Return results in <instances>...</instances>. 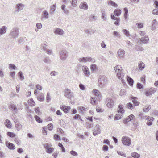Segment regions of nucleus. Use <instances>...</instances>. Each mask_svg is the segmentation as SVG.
<instances>
[{
    "label": "nucleus",
    "mask_w": 158,
    "mask_h": 158,
    "mask_svg": "<svg viewBox=\"0 0 158 158\" xmlns=\"http://www.w3.org/2000/svg\"><path fill=\"white\" fill-rule=\"evenodd\" d=\"M107 79L105 76H100L98 82V85L100 87H103L107 83Z\"/></svg>",
    "instance_id": "f257e3e1"
},
{
    "label": "nucleus",
    "mask_w": 158,
    "mask_h": 158,
    "mask_svg": "<svg viewBox=\"0 0 158 158\" xmlns=\"http://www.w3.org/2000/svg\"><path fill=\"white\" fill-rule=\"evenodd\" d=\"M19 33V28L17 27H15L11 30L9 35L12 38L14 39L18 37Z\"/></svg>",
    "instance_id": "f03ea898"
},
{
    "label": "nucleus",
    "mask_w": 158,
    "mask_h": 158,
    "mask_svg": "<svg viewBox=\"0 0 158 158\" xmlns=\"http://www.w3.org/2000/svg\"><path fill=\"white\" fill-rule=\"evenodd\" d=\"M59 56L60 59L62 61H65L68 56L67 51L66 50H62L60 51Z\"/></svg>",
    "instance_id": "7ed1b4c3"
},
{
    "label": "nucleus",
    "mask_w": 158,
    "mask_h": 158,
    "mask_svg": "<svg viewBox=\"0 0 158 158\" xmlns=\"http://www.w3.org/2000/svg\"><path fill=\"white\" fill-rule=\"evenodd\" d=\"M114 69L115 72L117 73V77L119 79H122L121 75H122V68L121 66L119 65H117L114 68Z\"/></svg>",
    "instance_id": "20e7f679"
},
{
    "label": "nucleus",
    "mask_w": 158,
    "mask_h": 158,
    "mask_svg": "<svg viewBox=\"0 0 158 158\" xmlns=\"http://www.w3.org/2000/svg\"><path fill=\"white\" fill-rule=\"evenodd\" d=\"M122 141L123 144L128 146L131 143V141L130 138L127 136H123L122 138Z\"/></svg>",
    "instance_id": "39448f33"
},
{
    "label": "nucleus",
    "mask_w": 158,
    "mask_h": 158,
    "mask_svg": "<svg viewBox=\"0 0 158 158\" xmlns=\"http://www.w3.org/2000/svg\"><path fill=\"white\" fill-rule=\"evenodd\" d=\"M65 96L68 98H70L73 97V93L71 90L67 89L65 90Z\"/></svg>",
    "instance_id": "423d86ee"
},
{
    "label": "nucleus",
    "mask_w": 158,
    "mask_h": 158,
    "mask_svg": "<svg viewBox=\"0 0 158 158\" xmlns=\"http://www.w3.org/2000/svg\"><path fill=\"white\" fill-rule=\"evenodd\" d=\"M106 103L107 106L110 108H112L114 104V102L113 100L111 98H108L106 101Z\"/></svg>",
    "instance_id": "0eeeda50"
},
{
    "label": "nucleus",
    "mask_w": 158,
    "mask_h": 158,
    "mask_svg": "<svg viewBox=\"0 0 158 158\" xmlns=\"http://www.w3.org/2000/svg\"><path fill=\"white\" fill-rule=\"evenodd\" d=\"M101 126L98 124H97L94 127L93 131V134L95 136L101 133Z\"/></svg>",
    "instance_id": "6e6552de"
},
{
    "label": "nucleus",
    "mask_w": 158,
    "mask_h": 158,
    "mask_svg": "<svg viewBox=\"0 0 158 158\" xmlns=\"http://www.w3.org/2000/svg\"><path fill=\"white\" fill-rule=\"evenodd\" d=\"M82 71L84 75L86 77H89L90 75V71L89 68L86 66H83L82 67Z\"/></svg>",
    "instance_id": "1a4fd4ad"
},
{
    "label": "nucleus",
    "mask_w": 158,
    "mask_h": 158,
    "mask_svg": "<svg viewBox=\"0 0 158 158\" xmlns=\"http://www.w3.org/2000/svg\"><path fill=\"white\" fill-rule=\"evenodd\" d=\"M24 7V5L22 3H18L16 4L15 10L16 12H19L23 10Z\"/></svg>",
    "instance_id": "9d476101"
},
{
    "label": "nucleus",
    "mask_w": 158,
    "mask_h": 158,
    "mask_svg": "<svg viewBox=\"0 0 158 158\" xmlns=\"http://www.w3.org/2000/svg\"><path fill=\"white\" fill-rule=\"evenodd\" d=\"M78 60L80 62H85L93 61L92 58L90 57L81 58L79 59Z\"/></svg>",
    "instance_id": "9b49d317"
},
{
    "label": "nucleus",
    "mask_w": 158,
    "mask_h": 158,
    "mask_svg": "<svg viewBox=\"0 0 158 158\" xmlns=\"http://www.w3.org/2000/svg\"><path fill=\"white\" fill-rule=\"evenodd\" d=\"M156 91V89L153 88H151L145 93L146 96H149L154 93Z\"/></svg>",
    "instance_id": "f8f14e48"
},
{
    "label": "nucleus",
    "mask_w": 158,
    "mask_h": 158,
    "mask_svg": "<svg viewBox=\"0 0 158 158\" xmlns=\"http://www.w3.org/2000/svg\"><path fill=\"white\" fill-rule=\"evenodd\" d=\"M54 32L56 35H61L64 34V31L62 29L56 28L54 30Z\"/></svg>",
    "instance_id": "ddd939ff"
},
{
    "label": "nucleus",
    "mask_w": 158,
    "mask_h": 158,
    "mask_svg": "<svg viewBox=\"0 0 158 158\" xmlns=\"http://www.w3.org/2000/svg\"><path fill=\"white\" fill-rule=\"evenodd\" d=\"M7 30V27L6 26L0 27V37L6 33Z\"/></svg>",
    "instance_id": "4468645a"
},
{
    "label": "nucleus",
    "mask_w": 158,
    "mask_h": 158,
    "mask_svg": "<svg viewBox=\"0 0 158 158\" xmlns=\"http://www.w3.org/2000/svg\"><path fill=\"white\" fill-rule=\"evenodd\" d=\"M125 53V51L121 49H118L117 52L118 56L120 58H123L124 57Z\"/></svg>",
    "instance_id": "2eb2a0df"
},
{
    "label": "nucleus",
    "mask_w": 158,
    "mask_h": 158,
    "mask_svg": "<svg viewBox=\"0 0 158 158\" xmlns=\"http://www.w3.org/2000/svg\"><path fill=\"white\" fill-rule=\"evenodd\" d=\"M79 7L80 9L84 10H87L88 9V5L86 2H83L81 3L79 5Z\"/></svg>",
    "instance_id": "dca6fc26"
},
{
    "label": "nucleus",
    "mask_w": 158,
    "mask_h": 158,
    "mask_svg": "<svg viewBox=\"0 0 158 158\" xmlns=\"http://www.w3.org/2000/svg\"><path fill=\"white\" fill-rule=\"evenodd\" d=\"M131 99H132V102L135 106H137L139 105L140 102L137 100L138 98L136 97H131Z\"/></svg>",
    "instance_id": "f3484780"
},
{
    "label": "nucleus",
    "mask_w": 158,
    "mask_h": 158,
    "mask_svg": "<svg viewBox=\"0 0 158 158\" xmlns=\"http://www.w3.org/2000/svg\"><path fill=\"white\" fill-rule=\"evenodd\" d=\"M6 145L8 148L10 149L13 150L15 148V147L14 145L12 143L6 141Z\"/></svg>",
    "instance_id": "a211bd4d"
},
{
    "label": "nucleus",
    "mask_w": 158,
    "mask_h": 158,
    "mask_svg": "<svg viewBox=\"0 0 158 158\" xmlns=\"http://www.w3.org/2000/svg\"><path fill=\"white\" fill-rule=\"evenodd\" d=\"M60 108L65 113H68L70 109V106H61Z\"/></svg>",
    "instance_id": "6ab92c4d"
},
{
    "label": "nucleus",
    "mask_w": 158,
    "mask_h": 158,
    "mask_svg": "<svg viewBox=\"0 0 158 158\" xmlns=\"http://www.w3.org/2000/svg\"><path fill=\"white\" fill-rule=\"evenodd\" d=\"M123 107L124 106L122 104L119 105L118 107V112L121 114H123L125 112Z\"/></svg>",
    "instance_id": "aec40b11"
},
{
    "label": "nucleus",
    "mask_w": 158,
    "mask_h": 158,
    "mask_svg": "<svg viewBox=\"0 0 158 158\" xmlns=\"http://www.w3.org/2000/svg\"><path fill=\"white\" fill-rule=\"evenodd\" d=\"M149 40V39L147 35H145L144 37L141 38L140 39L141 41L144 44H147Z\"/></svg>",
    "instance_id": "412c9836"
},
{
    "label": "nucleus",
    "mask_w": 158,
    "mask_h": 158,
    "mask_svg": "<svg viewBox=\"0 0 158 158\" xmlns=\"http://www.w3.org/2000/svg\"><path fill=\"white\" fill-rule=\"evenodd\" d=\"M49 17V14L48 12L45 10L44 11L41 15L42 19L43 18L44 19H47Z\"/></svg>",
    "instance_id": "4be33fe9"
},
{
    "label": "nucleus",
    "mask_w": 158,
    "mask_h": 158,
    "mask_svg": "<svg viewBox=\"0 0 158 158\" xmlns=\"http://www.w3.org/2000/svg\"><path fill=\"white\" fill-rule=\"evenodd\" d=\"M152 26H151V29L152 30H155L156 27V26L157 24V21L156 19H153L152 23Z\"/></svg>",
    "instance_id": "5701e85b"
},
{
    "label": "nucleus",
    "mask_w": 158,
    "mask_h": 158,
    "mask_svg": "<svg viewBox=\"0 0 158 158\" xmlns=\"http://www.w3.org/2000/svg\"><path fill=\"white\" fill-rule=\"evenodd\" d=\"M56 4H55L51 7L49 11V13L50 14L52 15L54 14V12L56 9Z\"/></svg>",
    "instance_id": "b1692460"
},
{
    "label": "nucleus",
    "mask_w": 158,
    "mask_h": 158,
    "mask_svg": "<svg viewBox=\"0 0 158 158\" xmlns=\"http://www.w3.org/2000/svg\"><path fill=\"white\" fill-rule=\"evenodd\" d=\"M93 93L94 95L97 97L98 99H99L101 97L100 93L98 90L96 89H94L93 90Z\"/></svg>",
    "instance_id": "393cba45"
},
{
    "label": "nucleus",
    "mask_w": 158,
    "mask_h": 158,
    "mask_svg": "<svg viewBox=\"0 0 158 158\" xmlns=\"http://www.w3.org/2000/svg\"><path fill=\"white\" fill-rule=\"evenodd\" d=\"M15 127L17 130L19 131L21 130L22 127L21 124L19 121L15 122Z\"/></svg>",
    "instance_id": "a878e982"
},
{
    "label": "nucleus",
    "mask_w": 158,
    "mask_h": 158,
    "mask_svg": "<svg viewBox=\"0 0 158 158\" xmlns=\"http://www.w3.org/2000/svg\"><path fill=\"white\" fill-rule=\"evenodd\" d=\"M127 80L128 82L129 85L131 86H133L134 81L132 78H131L129 76H127Z\"/></svg>",
    "instance_id": "bb28decb"
},
{
    "label": "nucleus",
    "mask_w": 158,
    "mask_h": 158,
    "mask_svg": "<svg viewBox=\"0 0 158 158\" xmlns=\"http://www.w3.org/2000/svg\"><path fill=\"white\" fill-rule=\"evenodd\" d=\"M114 13L115 15L119 16L121 13V10L119 9H116L114 10Z\"/></svg>",
    "instance_id": "cd10ccee"
},
{
    "label": "nucleus",
    "mask_w": 158,
    "mask_h": 158,
    "mask_svg": "<svg viewBox=\"0 0 158 158\" xmlns=\"http://www.w3.org/2000/svg\"><path fill=\"white\" fill-rule=\"evenodd\" d=\"M108 4L114 7H117L118 6V5L113 1L112 0H109L108 2Z\"/></svg>",
    "instance_id": "c85d7f7f"
},
{
    "label": "nucleus",
    "mask_w": 158,
    "mask_h": 158,
    "mask_svg": "<svg viewBox=\"0 0 158 158\" xmlns=\"http://www.w3.org/2000/svg\"><path fill=\"white\" fill-rule=\"evenodd\" d=\"M43 60L44 63L47 64H50L51 63V60L48 57L44 58Z\"/></svg>",
    "instance_id": "c756f323"
},
{
    "label": "nucleus",
    "mask_w": 158,
    "mask_h": 158,
    "mask_svg": "<svg viewBox=\"0 0 158 158\" xmlns=\"http://www.w3.org/2000/svg\"><path fill=\"white\" fill-rule=\"evenodd\" d=\"M44 98L43 94L42 93L39 94L37 97V99L40 102H42L44 101Z\"/></svg>",
    "instance_id": "7c9ffc66"
},
{
    "label": "nucleus",
    "mask_w": 158,
    "mask_h": 158,
    "mask_svg": "<svg viewBox=\"0 0 158 158\" xmlns=\"http://www.w3.org/2000/svg\"><path fill=\"white\" fill-rule=\"evenodd\" d=\"M5 124L6 126L8 128H10L11 127V123L10 121L8 119L6 120Z\"/></svg>",
    "instance_id": "2f4dec72"
},
{
    "label": "nucleus",
    "mask_w": 158,
    "mask_h": 158,
    "mask_svg": "<svg viewBox=\"0 0 158 158\" xmlns=\"http://www.w3.org/2000/svg\"><path fill=\"white\" fill-rule=\"evenodd\" d=\"M70 2L73 7H76L77 6V0H70Z\"/></svg>",
    "instance_id": "473e14b6"
},
{
    "label": "nucleus",
    "mask_w": 158,
    "mask_h": 158,
    "mask_svg": "<svg viewBox=\"0 0 158 158\" xmlns=\"http://www.w3.org/2000/svg\"><path fill=\"white\" fill-rule=\"evenodd\" d=\"M151 108L150 105H146L143 109V111L145 112H147L149 111Z\"/></svg>",
    "instance_id": "72a5a7b5"
},
{
    "label": "nucleus",
    "mask_w": 158,
    "mask_h": 158,
    "mask_svg": "<svg viewBox=\"0 0 158 158\" xmlns=\"http://www.w3.org/2000/svg\"><path fill=\"white\" fill-rule=\"evenodd\" d=\"M135 49L137 51H142L144 50L143 48L142 47L137 45L135 46Z\"/></svg>",
    "instance_id": "f704fd0d"
},
{
    "label": "nucleus",
    "mask_w": 158,
    "mask_h": 158,
    "mask_svg": "<svg viewBox=\"0 0 158 158\" xmlns=\"http://www.w3.org/2000/svg\"><path fill=\"white\" fill-rule=\"evenodd\" d=\"M90 69L91 71L94 72L98 69V67L94 64H93L90 66Z\"/></svg>",
    "instance_id": "c9c22d12"
},
{
    "label": "nucleus",
    "mask_w": 158,
    "mask_h": 158,
    "mask_svg": "<svg viewBox=\"0 0 158 158\" xmlns=\"http://www.w3.org/2000/svg\"><path fill=\"white\" fill-rule=\"evenodd\" d=\"M9 108H10L12 110L17 111V109L16 106L14 104H10L9 106Z\"/></svg>",
    "instance_id": "e433bc0d"
},
{
    "label": "nucleus",
    "mask_w": 158,
    "mask_h": 158,
    "mask_svg": "<svg viewBox=\"0 0 158 158\" xmlns=\"http://www.w3.org/2000/svg\"><path fill=\"white\" fill-rule=\"evenodd\" d=\"M145 66L144 64L142 62H139L138 63V67L139 69L142 70L144 68Z\"/></svg>",
    "instance_id": "4c0bfd02"
},
{
    "label": "nucleus",
    "mask_w": 158,
    "mask_h": 158,
    "mask_svg": "<svg viewBox=\"0 0 158 158\" xmlns=\"http://www.w3.org/2000/svg\"><path fill=\"white\" fill-rule=\"evenodd\" d=\"M113 35L117 38H119L121 37V35L117 31H114L113 34Z\"/></svg>",
    "instance_id": "58836bf2"
},
{
    "label": "nucleus",
    "mask_w": 158,
    "mask_h": 158,
    "mask_svg": "<svg viewBox=\"0 0 158 158\" xmlns=\"http://www.w3.org/2000/svg\"><path fill=\"white\" fill-rule=\"evenodd\" d=\"M45 46H43V50L45 51V52L49 55H51L52 53V50H49L46 48L45 45H44Z\"/></svg>",
    "instance_id": "ea45409f"
},
{
    "label": "nucleus",
    "mask_w": 158,
    "mask_h": 158,
    "mask_svg": "<svg viewBox=\"0 0 158 158\" xmlns=\"http://www.w3.org/2000/svg\"><path fill=\"white\" fill-rule=\"evenodd\" d=\"M133 125L135 129H136L139 126L138 121L137 120H134L133 122Z\"/></svg>",
    "instance_id": "a19ab883"
},
{
    "label": "nucleus",
    "mask_w": 158,
    "mask_h": 158,
    "mask_svg": "<svg viewBox=\"0 0 158 158\" xmlns=\"http://www.w3.org/2000/svg\"><path fill=\"white\" fill-rule=\"evenodd\" d=\"M28 103L29 105L31 106H34L35 105V103L32 98L28 101Z\"/></svg>",
    "instance_id": "79ce46f5"
},
{
    "label": "nucleus",
    "mask_w": 158,
    "mask_h": 158,
    "mask_svg": "<svg viewBox=\"0 0 158 158\" xmlns=\"http://www.w3.org/2000/svg\"><path fill=\"white\" fill-rule=\"evenodd\" d=\"M126 106L127 108L130 110H132L134 108V106L133 104L130 102L128 103L127 104Z\"/></svg>",
    "instance_id": "37998d69"
},
{
    "label": "nucleus",
    "mask_w": 158,
    "mask_h": 158,
    "mask_svg": "<svg viewBox=\"0 0 158 158\" xmlns=\"http://www.w3.org/2000/svg\"><path fill=\"white\" fill-rule=\"evenodd\" d=\"M46 101L47 102H48L51 99V97L50 95V93L48 92L46 96Z\"/></svg>",
    "instance_id": "c03bdc74"
},
{
    "label": "nucleus",
    "mask_w": 158,
    "mask_h": 158,
    "mask_svg": "<svg viewBox=\"0 0 158 158\" xmlns=\"http://www.w3.org/2000/svg\"><path fill=\"white\" fill-rule=\"evenodd\" d=\"M131 156L132 157L135 158H139L140 156V155L139 154L135 152L132 153Z\"/></svg>",
    "instance_id": "a18cd8bd"
},
{
    "label": "nucleus",
    "mask_w": 158,
    "mask_h": 158,
    "mask_svg": "<svg viewBox=\"0 0 158 158\" xmlns=\"http://www.w3.org/2000/svg\"><path fill=\"white\" fill-rule=\"evenodd\" d=\"M18 75L20 79L22 81L24 79V76H23V73L22 72H19L18 73Z\"/></svg>",
    "instance_id": "49530a36"
},
{
    "label": "nucleus",
    "mask_w": 158,
    "mask_h": 158,
    "mask_svg": "<svg viewBox=\"0 0 158 158\" xmlns=\"http://www.w3.org/2000/svg\"><path fill=\"white\" fill-rule=\"evenodd\" d=\"M101 18L104 21H106L107 20V19L106 17V14L104 11H103L102 13Z\"/></svg>",
    "instance_id": "de8ad7c7"
},
{
    "label": "nucleus",
    "mask_w": 158,
    "mask_h": 158,
    "mask_svg": "<svg viewBox=\"0 0 158 158\" xmlns=\"http://www.w3.org/2000/svg\"><path fill=\"white\" fill-rule=\"evenodd\" d=\"M89 18L90 20L91 21H96L97 19V17L96 16H95L92 15H91Z\"/></svg>",
    "instance_id": "09e8293b"
},
{
    "label": "nucleus",
    "mask_w": 158,
    "mask_h": 158,
    "mask_svg": "<svg viewBox=\"0 0 158 158\" xmlns=\"http://www.w3.org/2000/svg\"><path fill=\"white\" fill-rule=\"evenodd\" d=\"M98 100V99L97 98L95 97H92L91 98L90 103L92 104H95L96 103V101Z\"/></svg>",
    "instance_id": "8fccbe9b"
},
{
    "label": "nucleus",
    "mask_w": 158,
    "mask_h": 158,
    "mask_svg": "<svg viewBox=\"0 0 158 158\" xmlns=\"http://www.w3.org/2000/svg\"><path fill=\"white\" fill-rule=\"evenodd\" d=\"M7 135L11 138L14 137L15 136V134L13 132H8L7 133Z\"/></svg>",
    "instance_id": "3c124183"
},
{
    "label": "nucleus",
    "mask_w": 158,
    "mask_h": 158,
    "mask_svg": "<svg viewBox=\"0 0 158 158\" xmlns=\"http://www.w3.org/2000/svg\"><path fill=\"white\" fill-rule=\"evenodd\" d=\"M123 32L127 36L129 37L130 36V34L129 31L126 29H124L123 30Z\"/></svg>",
    "instance_id": "603ef678"
},
{
    "label": "nucleus",
    "mask_w": 158,
    "mask_h": 158,
    "mask_svg": "<svg viewBox=\"0 0 158 158\" xmlns=\"http://www.w3.org/2000/svg\"><path fill=\"white\" fill-rule=\"evenodd\" d=\"M136 25L138 28H142L143 27V24L142 23L140 22L137 23H136Z\"/></svg>",
    "instance_id": "864d4df0"
},
{
    "label": "nucleus",
    "mask_w": 158,
    "mask_h": 158,
    "mask_svg": "<svg viewBox=\"0 0 158 158\" xmlns=\"http://www.w3.org/2000/svg\"><path fill=\"white\" fill-rule=\"evenodd\" d=\"M9 69H14V70H15V68H16V67L14 64H10L9 65Z\"/></svg>",
    "instance_id": "5fc2aeb1"
},
{
    "label": "nucleus",
    "mask_w": 158,
    "mask_h": 158,
    "mask_svg": "<svg viewBox=\"0 0 158 158\" xmlns=\"http://www.w3.org/2000/svg\"><path fill=\"white\" fill-rule=\"evenodd\" d=\"M46 152L48 153H51L54 151V148H50L46 149Z\"/></svg>",
    "instance_id": "6e6d98bb"
},
{
    "label": "nucleus",
    "mask_w": 158,
    "mask_h": 158,
    "mask_svg": "<svg viewBox=\"0 0 158 158\" xmlns=\"http://www.w3.org/2000/svg\"><path fill=\"white\" fill-rule=\"evenodd\" d=\"M35 119L36 121H37L39 123H41L42 122V120L40 119V118L37 115L35 116Z\"/></svg>",
    "instance_id": "4d7b16f0"
},
{
    "label": "nucleus",
    "mask_w": 158,
    "mask_h": 158,
    "mask_svg": "<svg viewBox=\"0 0 158 158\" xmlns=\"http://www.w3.org/2000/svg\"><path fill=\"white\" fill-rule=\"evenodd\" d=\"M122 116V115H121L120 114H116L114 117V120H118L120 119L121 118V116Z\"/></svg>",
    "instance_id": "13d9d810"
},
{
    "label": "nucleus",
    "mask_w": 158,
    "mask_h": 158,
    "mask_svg": "<svg viewBox=\"0 0 158 158\" xmlns=\"http://www.w3.org/2000/svg\"><path fill=\"white\" fill-rule=\"evenodd\" d=\"M152 13L154 15H158V8H155L152 11Z\"/></svg>",
    "instance_id": "bf43d9fd"
},
{
    "label": "nucleus",
    "mask_w": 158,
    "mask_h": 158,
    "mask_svg": "<svg viewBox=\"0 0 158 158\" xmlns=\"http://www.w3.org/2000/svg\"><path fill=\"white\" fill-rule=\"evenodd\" d=\"M115 20H116L114 23V24L117 26H118L119 25V22L120 19L119 18H117Z\"/></svg>",
    "instance_id": "052dcab7"
},
{
    "label": "nucleus",
    "mask_w": 158,
    "mask_h": 158,
    "mask_svg": "<svg viewBox=\"0 0 158 158\" xmlns=\"http://www.w3.org/2000/svg\"><path fill=\"white\" fill-rule=\"evenodd\" d=\"M50 75L52 76H55L58 74V73L55 71H52L50 73Z\"/></svg>",
    "instance_id": "680f3d73"
},
{
    "label": "nucleus",
    "mask_w": 158,
    "mask_h": 158,
    "mask_svg": "<svg viewBox=\"0 0 158 158\" xmlns=\"http://www.w3.org/2000/svg\"><path fill=\"white\" fill-rule=\"evenodd\" d=\"M18 43L19 44L22 43L23 42L24 40L23 38L22 37H20L18 39Z\"/></svg>",
    "instance_id": "e2e57ef3"
},
{
    "label": "nucleus",
    "mask_w": 158,
    "mask_h": 158,
    "mask_svg": "<svg viewBox=\"0 0 158 158\" xmlns=\"http://www.w3.org/2000/svg\"><path fill=\"white\" fill-rule=\"evenodd\" d=\"M137 87L139 89H141L143 88V85L139 83L137 84Z\"/></svg>",
    "instance_id": "0e129e2a"
},
{
    "label": "nucleus",
    "mask_w": 158,
    "mask_h": 158,
    "mask_svg": "<svg viewBox=\"0 0 158 158\" xmlns=\"http://www.w3.org/2000/svg\"><path fill=\"white\" fill-rule=\"evenodd\" d=\"M35 111L36 114L38 115H40V109L39 107H38L35 109Z\"/></svg>",
    "instance_id": "69168bd1"
},
{
    "label": "nucleus",
    "mask_w": 158,
    "mask_h": 158,
    "mask_svg": "<svg viewBox=\"0 0 158 158\" xmlns=\"http://www.w3.org/2000/svg\"><path fill=\"white\" fill-rule=\"evenodd\" d=\"M117 152L118 155H120L122 156L125 157L126 156V154L123 153L122 152L118 151Z\"/></svg>",
    "instance_id": "338daca9"
},
{
    "label": "nucleus",
    "mask_w": 158,
    "mask_h": 158,
    "mask_svg": "<svg viewBox=\"0 0 158 158\" xmlns=\"http://www.w3.org/2000/svg\"><path fill=\"white\" fill-rule=\"evenodd\" d=\"M70 153L72 155L74 156H77L78 154L75 151L72 150L70 152Z\"/></svg>",
    "instance_id": "774afa93"
}]
</instances>
